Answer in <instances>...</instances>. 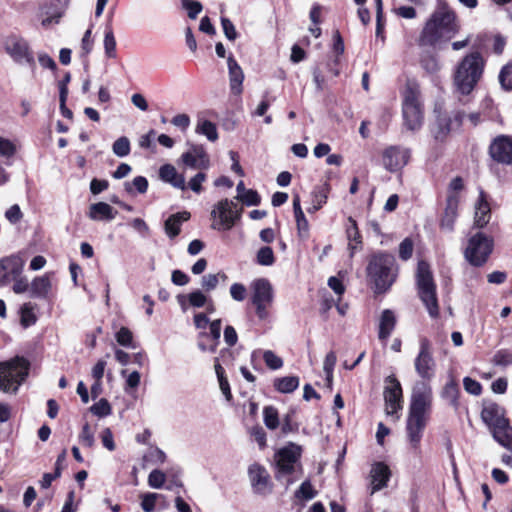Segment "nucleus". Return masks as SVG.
<instances>
[{
	"mask_svg": "<svg viewBox=\"0 0 512 512\" xmlns=\"http://www.w3.org/2000/svg\"><path fill=\"white\" fill-rule=\"evenodd\" d=\"M432 404L431 387L424 381L417 382L412 390L406 421V436L410 450L420 453V443L427 425Z\"/></svg>",
	"mask_w": 512,
	"mask_h": 512,
	"instance_id": "nucleus-1",
	"label": "nucleus"
},
{
	"mask_svg": "<svg viewBox=\"0 0 512 512\" xmlns=\"http://www.w3.org/2000/svg\"><path fill=\"white\" fill-rule=\"evenodd\" d=\"M459 28L455 13L446 3H440L426 21L419 35V45L434 46L441 40H450Z\"/></svg>",
	"mask_w": 512,
	"mask_h": 512,
	"instance_id": "nucleus-2",
	"label": "nucleus"
},
{
	"mask_svg": "<svg viewBox=\"0 0 512 512\" xmlns=\"http://www.w3.org/2000/svg\"><path fill=\"white\" fill-rule=\"evenodd\" d=\"M485 60L480 52L473 51L465 55L456 65L453 73V83L462 95L470 94L481 79Z\"/></svg>",
	"mask_w": 512,
	"mask_h": 512,
	"instance_id": "nucleus-3",
	"label": "nucleus"
},
{
	"mask_svg": "<svg viewBox=\"0 0 512 512\" xmlns=\"http://www.w3.org/2000/svg\"><path fill=\"white\" fill-rule=\"evenodd\" d=\"M397 266L394 256L381 253L373 256L367 266V276L378 293L385 292L395 281Z\"/></svg>",
	"mask_w": 512,
	"mask_h": 512,
	"instance_id": "nucleus-4",
	"label": "nucleus"
},
{
	"mask_svg": "<svg viewBox=\"0 0 512 512\" xmlns=\"http://www.w3.org/2000/svg\"><path fill=\"white\" fill-rule=\"evenodd\" d=\"M418 296L426 307L429 315L436 318L439 315V305L436 294V284L430 266L425 261H419L416 273Z\"/></svg>",
	"mask_w": 512,
	"mask_h": 512,
	"instance_id": "nucleus-5",
	"label": "nucleus"
},
{
	"mask_svg": "<svg viewBox=\"0 0 512 512\" xmlns=\"http://www.w3.org/2000/svg\"><path fill=\"white\" fill-rule=\"evenodd\" d=\"M29 363L20 357L0 363V390L16 393L28 375Z\"/></svg>",
	"mask_w": 512,
	"mask_h": 512,
	"instance_id": "nucleus-6",
	"label": "nucleus"
},
{
	"mask_svg": "<svg viewBox=\"0 0 512 512\" xmlns=\"http://www.w3.org/2000/svg\"><path fill=\"white\" fill-rule=\"evenodd\" d=\"M242 208L233 200L222 199L217 202L212 211L211 218L213 220L211 227L218 231H228L240 220Z\"/></svg>",
	"mask_w": 512,
	"mask_h": 512,
	"instance_id": "nucleus-7",
	"label": "nucleus"
},
{
	"mask_svg": "<svg viewBox=\"0 0 512 512\" xmlns=\"http://www.w3.org/2000/svg\"><path fill=\"white\" fill-rule=\"evenodd\" d=\"M402 113L404 125L408 130L420 129L423 123V110L420 93L416 87L407 86L403 96Z\"/></svg>",
	"mask_w": 512,
	"mask_h": 512,
	"instance_id": "nucleus-8",
	"label": "nucleus"
},
{
	"mask_svg": "<svg viewBox=\"0 0 512 512\" xmlns=\"http://www.w3.org/2000/svg\"><path fill=\"white\" fill-rule=\"evenodd\" d=\"M493 250V239L483 233H477L469 239L465 249V258L474 266L483 265Z\"/></svg>",
	"mask_w": 512,
	"mask_h": 512,
	"instance_id": "nucleus-9",
	"label": "nucleus"
},
{
	"mask_svg": "<svg viewBox=\"0 0 512 512\" xmlns=\"http://www.w3.org/2000/svg\"><path fill=\"white\" fill-rule=\"evenodd\" d=\"M251 289L252 303L255 306L256 315L260 319H265L268 316V308L273 303V288L271 283L265 278H259L252 282Z\"/></svg>",
	"mask_w": 512,
	"mask_h": 512,
	"instance_id": "nucleus-10",
	"label": "nucleus"
},
{
	"mask_svg": "<svg viewBox=\"0 0 512 512\" xmlns=\"http://www.w3.org/2000/svg\"><path fill=\"white\" fill-rule=\"evenodd\" d=\"M3 46L5 52L14 62L18 64L26 63L28 65L35 64L29 43L23 37L16 34L8 35L4 39Z\"/></svg>",
	"mask_w": 512,
	"mask_h": 512,
	"instance_id": "nucleus-11",
	"label": "nucleus"
},
{
	"mask_svg": "<svg viewBox=\"0 0 512 512\" xmlns=\"http://www.w3.org/2000/svg\"><path fill=\"white\" fill-rule=\"evenodd\" d=\"M299 457L300 451L295 445H290L279 450L275 456L277 466L276 479L281 480L285 476L292 474L295 471Z\"/></svg>",
	"mask_w": 512,
	"mask_h": 512,
	"instance_id": "nucleus-12",
	"label": "nucleus"
},
{
	"mask_svg": "<svg viewBox=\"0 0 512 512\" xmlns=\"http://www.w3.org/2000/svg\"><path fill=\"white\" fill-rule=\"evenodd\" d=\"M25 265L24 259L17 254L0 260V287L7 286L13 279L19 277Z\"/></svg>",
	"mask_w": 512,
	"mask_h": 512,
	"instance_id": "nucleus-13",
	"label": "nucleus"
},
{
	"mask_svg": "<svg viewBox=\"0 0 512 512\" xmlns=\"http://www.w3.org/2000/svg\"><path fill=\"white\" fill-rule=\"evenodd\" d=\"M410 159V150L402 146H389L382 153V161L386 170L396 172L402 169Z\"/></svg>",
	"mask_w": 512,
	"mask_h": 512,
	"instance_id": "nucleus-14",
	"label": "nucleus"
},
{
	"mask_svg": "<svg viewBox=\"0 0 512 512\" xmlns=\"http://www.w3.org/2000/svg\"><path fill=\"white\" fill-rule=\"evenodd\" d=\"M384 400L386 412L388 415H394L398 410L402 409V388L400 382L389 376L386 379V386L384 389Z\"/></svg>",
	"mask_w": 512,
	"mask_h": 512,
	"instance_id": "nucleus-15",
	"label": "nucleus"
},
{
	"mask_svg": "<svg viewBox=\"0 0 512 512\" xmlns=\"http://www.w3.org/2000/svg\"><path fill=\"white\" fill-rule=\"evenodd\" d=\"M415 370L420 378L429 381L435 374V362L426 340L421 342L420 351L415 359Z\"/></svg>",
	"mask_w": 512,
	"mask_h": 512,
	"instance_id": "nucleus-16",
	"label": "nucleus"
},
{
	"mask_svg": "<svg viewBox=\"0 0 512 512\" xmlns=\"http://www.w3.org/2000/svg\"><path fill=\"white\" fill-rule=\"evenodd\" d=\"M489 152L498 163L512 164V140L507 136L497 137L490 145Z\"/></svg>",
	"mask_w": 512,
	"mask_h": 512,
	"instance_id": "nucleus-17",
	"label": "nucleus"
},
{
	"mask_svg": "<svg viewBox=\"0 0 512 512\" xmlns=\"http://www.w3.org/2000/svg\"><path fill=\"white\" fill-rule=\"evenodd\" d=\"M481 418L491 431L508 422L504 417V409L496 403H487L482 409Z\"/></svg>",
	"mask_w": 512,
	"mask_h": 512,
	"instance_id": "nucleus-18",
	"label": "nucleus"
},
{
	"mask_svg": "<svg viewBox=\"0 0 512 512\" xmlns=\"http://www.w3.org/2000/svg\"><path fill=\"white\" fill-rule=\"evenodd\" d=\"M391 471L383 462H377L372 465L370 471L371 477V493H375L387 486L390 479Z\"/></svg>",
	"mask_w": 512,
	"mask_h": 512,
	"instance_id": "nucleus-19",
	"label": "nucleus"
},
{
	"mask_svg": "<svg viewBox=\"0 0 512 512\" xmlns=\"http://www.w3.org/2000/svg\"><path fill=\"white\" fill-rule=\"evenodd\" d=\"M460 198L458 194H448L446 199V207L444 211V215L441 219L440 226L442 229L447 231H452L454 227V223L458 216V206H459Z\"/></svg>",
	"mask_w": 512,
	"mask_h": 512,
	"instance_id": "nucleus-20",
	"label": "nucleus"
},
{
	"mask_svg": "<svg viewBox=\"0 0 512 512\" xmlns=\"http://www.w3.org/2000/svg\"><path fill=\"white\" fill-rule=\"evenodd\" d=\"M183 163L191 168L206 169L209 159L201 146H193L189 151L182 154Z\"/></svg>",
	"mask_w": 512,
	"mask_h": 512,
	"instance_id": "nucleus-21",
	"label": "nucleus"
},
{
	"mask_svg": "<svg viewBox=\"0 0 512 512\" xmlns=\"http://www.w3.org/2000/svg\"><path fill=\"white\" fill-rule=\"evenodd\" d=\"M491 218L490 204L487 201L485 192L480 189L479 197L475 203V216L474 223L477 227L483 228L486 226Z\"/></svg>",
	"mask_w": 512,
	"mask_h": 512,
	"instance_id": "nucleus-22",
	"label": "nucleus"
},
{
	"mask_svg": "<svg viewBox=\"0 0 512 512\" xmlns=\"http://www.w3.org/2000/svg\"><path fill=\"white\" fill-rule=\"evenodd\" d=\"M229 71V83L231 92L235 95H240L243 91L242 84L244 81V73L237 61L229 56L227 59Z\"/></svg>",
	"mask_w": 512,
	"mask_h": 512,
	"instance_id": "nucleus-23",
	"label": "nucleus"
},
{
	"mask_svg": "<svg viewBox=\"0 0 512 512\" xmlns=\"http://www.w3.org/2000/svg\"><path fill=\"white\" fill-rule=\"evenodd\" d=\"M250 482L257 493H265L268 487L269 474L258 464H253L248 470Z\"/></svg>",
	"mask_w": 512,
	"mask_h": 512,
	"instance_id": "nucleus-24",
	"label": "nucleus"
},
{
	"mask_svg": "<svg viewBox=\"0 0 512 512\" xmlns=\"http://www.w3.org/2000/svg\"><path fill=\"white\" fill-rule=\"evenodd\" d=\"M51 276L52 273H46L33 279L30 284L31 297L42 299H47L49 297L52 289Z\"/></svg>",
	"mask_w": 512,
	"mask_h": 512,
	"instance_id": "nucleus-25",
	"label": "nucleus"
},
{
	"mask_svg": "<svg viewBox=\"0 0 512 512\" xmlns=\"http://www.w3.org/2000/svg\"><path fill=\"white\" fill-rule=\"evenodd\" d=\"M159 177L162 181L169 183L175 188L185 190L187 188L185 177L177 172L171 164H165L159 169Z\"/></svg>",
	"mask_w": 512,
	"mask_h": 512,
	"instance_id": "nucleus-26",
	"label": "nucleus"
},
{
	"mask_svg": "<svg viewBox=\"0 0 512 512\" xmlns=\"http://www.w3.org/2000/svg\"><path fill=\"white\" fill-rule=\"evenodd\" d=\"M191 214L188 211H182L170 215L164 223V230L171 239L178 236L181 232V225L190 219Z\"/></svg>",
	"mask_w": 512,
	"mask_h": 512,
	"instance_id": "nucleus-27",
	"label": "nucleus"
},
{
	"mask_svg": "<svg viewBox=\"0 0 512 512\" xmlns=\"http://www.w3.org/2000/svg\"><path fill=\"white\" fill-rule=\"evenodd\" d=\"M463 117H464V114H462V113H457L454 116V119H452L451 117H448L446 115L439 116L437 119L436 126L432 130L435 139L443 140L447 136V134L451 131L452 123L455 122L456 125L459 126Z\"/></svg>",
	"mask_w": 512,
	"mask_h": 512,
	"instance_id": "nucleus-28",
	"label": "nucleus"
},
{
	"mask_svg": "<svg viewBox=\"0 0 512 512\" xmlns=\"http://www.w3.org/2000/svg\"><path fill=\"white\" fill-rule=\"evenodd\" d=\"M117 211L106 202H98L90 205L88 217L94 221H111L116 217Z\"/></svg>",
	"mask_w": 512,
	"mask_h": 512,
	"instance_id": "nucleus-29",
	"label": "nucleus"
},
{
	"mask_svg": "<svg viewBox=\"0 0 512 512\" xmlns=\"http://www.w3.org/2000/svg\"><path fill=\"white\" fill-rule=\"evenodd\" d=\"M293 211L296 220L298 235L301 238H307L309 235V223L301 208L299 195H295L293 197Z\"/></svg>",
	"mask_w": 512,
	"mask_h": 512,
	"instance_id": "nucleus-30",
	"label": "nucleus"
},
{
	"mask_svg": "<svg viewBox=\"0 0 512 512\" xmlns=\"http://www.w3.org/2000/svg\"><path fill=\"white\" fill-rule=\"evenodd\" d=\"M396 317L394 313L386 309L382 312L379 322L378 337L380 340H386L395 328Z\"/></svg>",
	"mask_w": 512,
	"mask_h": 512,
	"instance_id": "nucleus-31",
	"label": "nucleus"
},
{
	"mask_svg": "<svg viewBox=\"0 0 512 512\" xmlns=\"http://www.w3.org/2000/svg\"><path fill=\"white\" fill-rule=\"evenodd\" d=\"M273 385L274 388L280 393H292L299 386V378L297 376L276 378Z\"/></svg>",
	"mask_w": 512,
	"mask_h": 512,
	"instance_id": "nucleus-32",
	"label": "nucleus"
},
{
	"mask_svg": "<svg viewBox=\"0 0 512 512\" xmlns=\"http://www.w3.org/2000/svg\"><path fill=\"white\" fill-rule=\"evenodd\" d=\"M492 434L500 445L507 449H512V427L508 422L501 425V428L493 430Z\"/></svg>",
	"mask_w": 512,
	"mask_h": 512,
	"instance_id": "nucleus-33",
	"label": "nucleus"
},
{
	"mask_svg": "<svg viewBox=\"0 0 512 512\" xmlns=\"http://www.w3.org/2000/svg\"><path fill=\"white\" fill-rule=\"evenodd\" d=\"M228 276L226 273L220 271L215 274H206L201 278L202 288L209 292L214 290L220 283H226Z\"/></svg>",
	"mask_w": 512,
	"mask_h": 512,
	"instance_id": "nucleus-34",
	"label": "nucleus"
},
{
	"mask_svg": "<svg viewBox=\"0 0 512 512\" xmlns=\"http://www.w3.org/2000/svg\"><path fill=\"white\" fill-rule=\"evenodd\" d=\"M196 133L205 135L209 141H216L218 139V132L216 125L209 121H199L195 129Z\"/></svg>",
	"mask_w": 512,
	"mask_h": 512,
	"instance_id": "nucleus-35",
	"label": "nucleus"
},
{
	"mask_svg": "<svg viewBox=\"0 0 512 512\" xmlns=\"http://www.w3.org/2000/svg\"><path fill=\"white\" fill-rule=\"evenodd\" d=\"M337 362V357L335 352L331 351L327 353L323 362V370L326 375L327 386L331 388L332 380H333V370Z\"/></svg>",
	"mask_w": 512,
	"mask_h": 512,
	"instance_id": "nucleus-36",
	"label": "nucleus"
},
{
	"mask_svg": "<svg viewBox=\"0 0 512 512\" xmlns=\"http://www.w3.org/2000/svg\"><path fill=\"white\" fill-rule=\"evenodd\" d=\"M263 419L266 427L270 430H275L279 426L278 411L273 406H266L263 409Z\"/></svg>",
	"mask_w": 512,
	"mask_h": 512,
	"instance_id": "nucleus-37",
	"label": "nucleus"
},
{
	"mask_svg": "<svg viewBox=\"0 0 512 512\" xmlns=\"http://www.w3.org/2000/svg\"><path fill=\"white\" fill-rule=\"evenodd\" d=\"M317 491L313 488L310 481H304L295 492V498L301 501H309L315 498Z\"/></svg>",
	"mask_w": 512,
	"mask_h": 512,
	"instance_id": "nucleus-38",
	"label": "nucleus"
},
{
	"mask_svg": "<svg viewBox=\"0 0 512 512\" xmlns=\"http://www.w3.org/2000/svg\"><path fill=\"white\" fill-rule=\"evenodd\" d=\"M20 316L21 325L25 328L34 325L37 321V317L30 303H25L21 307Z\"/></svg>",
	"mask_w": 512,
	"mask_h": 512,
	"instance_id": "nucleus-39",
	"label": "nucleus"
},
{
	"mask_svg": "<svg viewBox=\"0 0 512 512\" xmlns=\"http://www.w3.org/2000/svg\"><path fill=\"white\" fill-rule=\"evenodd\" d=\"M124 187L129 194L133 193V189L140 194H144L148 189V180L143 176H137L132 182H125Z\"/></svg>",
	"mask_w": 512,
	"mask_h": 512,
	"instance_id": "nucleus-40",
	"label": "nucleus"
},
{
	"mask_svg": "<svg viewBox=\"0 0 512 512\" xmlns=\"http://www.w3.org/2000/svg\"><path fill=\"white\" fill-rule=\"evenodd\" d=\"M104 50L109 58L116 57V40L111 27H107L104 35Z\"/></svg>",
	"mask_w": 512,
	"mask_h": 512,
	"instance_id": "nucleus-41",
	"label": "nucleus"
},
{
	"mask_svg": "<svg viewBox=\"0 0 512 512\" xmlns=\"http://www.w3.org/2000/svg\"><path fill=\"white\" fill-rule=\"evenodd\" d=\"M256 259L257 263L262 266H271L275 262L273 250L268 246H264L258 250Z\"/></svg>",
	"mask_w": 512,
	"mask_h": 512,
	"instance_id": "nucleus-42",
	"label": "nucleus"
},
{
	"mask_svg": "<svg viewBox=\"0 0 512 512\" xmlns=\"http://www.w3.org/2000/svg\"><path fill=\"white\" fill-rule=\"evenodd\" d=\"M113 153L118 157H125L130 153V141L126 136L118 138L112 146Z\"/></svg>",
	"mask_w": 512,
	"mask_h": 512,
	"instance_id": "nucleus-43",
	"label": "nucleus"
},
{
	"mask_svg": "<svg viewBox=\"0 0 512 512\" xmlns=\"http://www.w3.org/2000/svg\"><path fill=\"white\" fill-rule=\"evenodd\" d=\"M349 222L351 225L347 228V237L350 241L349 248L351 251H354V249H356V245L361 243V236L358 231L356 222L352 218H349ZM351 254H353V252H351Z\"/></svg>",
	"mask_w": 512,
	"mask_h": 512,
	"instance_id": "nucleus-44",
	"label": "nucleus"
},
{
	"mask_svg": "<svg viewBox=\"0 0 512 512\" xmlns=\"http://www.w3.org/2000/svg\"><path fill=\"white\" fill-rule=\"evenodd\" d=\"M158 493H144L141 497V508L145 512H153L155 510L156 501L160 498Z\"/></svg>",
	"mask_w": 512,
	"mask_h": 512,
	"instance_id": "nucleus-45",
	"label": "nucleus"
},
{
	"mask_svg": "<svg viewBox=\"0 0 512 512\" xmlns=\"http://www.w3.org/2000/svg\"><path fill=\"white\" fill-rule=\"evenodd\" d=\"M166 481V474L158 469H154L148 476V485L154 489H160L163 487Z\"/></svg>",
	"mask_w": 512,
	"mask_h": 512,
	"instance_id": "nucleus-46",
	"label": "nucleus"
},
{
	"mask_svg": "<svg viewBox=\"0 0 512 512\" xmlns=\"http://www.w3.org/2000/svg\"><path fill=\"white\" fill-rule=\"evenodd\" d=\"M111 410V406L105 398L100 399L90 407L91 413L99 417L108 416L111 414Z\"/></svg>",
	"mask_w": 512,
	"mask_h": 512,
	"instance_id": "nucleus-47",
	"label": "nucleus"
},
{
	"mask_svg": "<svg viewBox=\"0 0 512 512\" xmlns=\"http://www.w3.org/2000/svg\"><path fill=\"white\" fill-rule=\"evenodd\" d=\"M263 360L266 366L272 370L280 369L283 366V360L271 350L263 352Z\"/></svg>",
	"mask_w": 512,
	"mask_h": 512,
	"instance_id": "nucleus-48",
	"label": "nucleus"
},
{
	"mask_svg": "<svg viewBox=\"0 0 512 512\" xmlns=\"http://www.w3.org/2000/svg\"><path fill=\"white\" fill-rule=\"evenodd\" d=\"M236 199L242 201L247 206L258 205L261 201L257 191L252 189H248L242 194L237 195Z\"/></svg>",
	"mask_w": 512,
	"mask_h": 512,
	"instance_id": "nucleus-49",
	"label": "nucleus"
},
{
	"mask_svg": "<svg viewBox=\"0 0 512 512\" xmlns=\"http://www.w3.org/2000/svg\"><path fill=\"white\" fill-rule=\"evenodd\" d=\"M492 362L496 366L505 367L512 365V352L508 350H499L494 354Z\"/></svg>",
	"mask_w": 512,
	"mask_h": 512,
	"instance_id": "nucleus-50",
	"label": "nucleus"
},
{
	"mask_svg": "<svg viewBox=\"0 0 512 512\" xmlns=\"http://www.w3.org/2000/svg\"><path fill=\"white\" fill-rule=\"evenodd\" d=\"M222 322L220 319H216L209 324L210 335L214 340V344L210 346V351L215 352L221 336Z\"/></svg>",
	"mask_w": 512,
	"mask_h": 512,
	"instance_id": "nucleus-51",
	"label": "nucleus"
},
{
	"mask_svg": "<svg viewBox=\"0 0 512 512\" xmlns=\"http://www.w3.org/2000/svg\"><path fill=\"white\" fill-rule=\"evenodd\" d=\"M499 81L506 90L512 89V64L504 66L499 74Z\"/></svg>",
	"mask_w": 512,
	"mask_h": 512,
	"instance_id": "nucleus-52",
	"label": "nucleus"
},
{
	"mask_svg": "<svg viewBox=\"0 0 512 512\" xmlns=\"http://www.w3.org/2000/svg\"><path fill=\"white\" fill-rule=\"evenodd\" d=\"M189 304L195 308L203 307L207 302V297L201 290H195L187 296Z\"/></svg>",
	"mask_w": 512,
	"mask_h": 512,
	"instance_id": "nucleus-53",
	"label": "nucleus"
},
{
	"mask_svg": "<svg viewBox=\"0 0 512 512\" xmlns=\"http://www.w3.org/2000/svg\"><path fill=\"white\" fill-rule=\"evenodd\" d=\"M413 241L410 238H405L399 245V257L406 261L411 258L413 254Z\"/></svg>",
	"mask_w": 512,
	"mask_h": 512,
	"instance_id": "nucleus-54",
	"label": "nucleus"
},
{
	"mask_svg": "<svg viewBox=\"0 0 512 512\" xmlns=\"http://www.w3.org/2000/svg\"><path fill=\"white\" fill-rule=\"evenodd\" d=\"M421 65L429 74H435L441 68L438 59L434 56H428L424 58L421 62Z\"/></svg>",
	"mask_w": 512,
	"mask_h": 512,
	"instance_id": "nucleus-55",
	"label": "nucleus"
},
{
	"mask_svg": "<svg viewBox=\"0 0 512 512\" xmlns=\"http://www.w3.org/2000/svg\"><path fill=\"white\" fill-rule=\"evenodd\" d=\"M247 289L241 283H234L230 287V295L231 297L238 302L243 301L246 298Z\"/></svg>",
	"mask_w": 512,
	"mask_h": 512,
	"instance_id": "nucleus-56",
	"label": "nucleus"
},
{
	"mask_svg": "<svg viewBox=\"0 0 512 512\" xmlns=\"http://www.w3.org/2000/svg\"><path fill=\"white\" fill-rule=\"evenodd\" d=\"M458 387L454 381L448 382L443 390V396L450 400L451 404L455 405L457 401Z\"/></svg>",
	"mask_w": 512,
	"mask_h": 512,
	"instance_id": "nucleus-57",
	"label": "nucleus"
},
{
	"mask_svg": "<svg viewBox=\"0 0 512 512\" xmlns=\"http://www.w3.org/2000/svg\"><path fill=\"white\" fill-rule=\"evenodd\" d=\"M182 4L191 19H195L202 10V5L198 1L182 0Z\"/></svg>",
	"mask_w": 512,
	"mask_h": 512,
	"instance_id": "nucleus-58",
	"label": "nucleus"
},
{
	"mask_svg": "<svg viewBox=\"0 0 512 512\" xmlns=\"http://www.w3.org/2000/svg\"><path fill=\"white\" fill-rule=\"evenodd\" d=\"M79 439L83 446L92 447L94 445V435L88 424H85L82 427Z\"/></svg>",
	"mask_w": 512,
	"mask_h": 512,
	"instance_id": "nucleus-59",
	"label": "nucleus"
},
{
	"mask_svg": "<svg viewBox=\"0 0 512 512\" xmlns=\"http://www.w3.org/2000/svg\"><path fill=\"white\" fill-rule=\"evenodd\" d=\"M171 123L181 131H186L190 126L191 120L187 114L182 113L175 115L172 118Z\"/></svg>",
	"mask_w": 512,
	"mask_h": 512,
	"instance_id": "nucleus-60",
	"label": "nucleus"
},
{
	"mask_svg": "<svg viewBox=\"0 0 512 512\" xmlns=\"http://www.w3.org/2000/svg\"><path fill=\"white\" fill-rule=\"evenodd\" d=\"M116 340L122 346H130L133 340L132 332L128 328L122 327L116 334Z\"/></svg>",
	"mask_w": 512,
	"mask_h": 512,
	"instance_id": "nucleus-61",
	"label": "nucleus"
},
{
	"mask_svg": "<svg viewBox=\"0 0 512 512\" xmlns=\"http://www.w3.org/2000/svg\"><path fill=\"white\" fill-rule=\"evenodd\" d=\"M206 180V174L199 172L193 178L190 179L188 186L189 188L199 194L202 191V183Z\"/></svg>",
	"mask_w": 512,
	"mask_h": 512,
	"instance_id": "nucleus-62",
	"label": "nucleus"
},
{
	"mask_svg": "<svg viewBox=\"0 0 512 512\" xmlns=\"http://www.w3.org/2000/svg\"><path fill=\"white\" fill-rule=\"evenodd\" d=\"M463 385L465 390L472 395H479L482 391L480 383L470 377L464 378Z\"/></svg>",
	"mask_w": 512,
	"mask_h": 512,
	"instance_id": "nucleus-63",
	"label": "nucleus"
},
{
	"mask_svg": "<svg viewBox=\"0 0 512 512\" xmlns=\"http://www.w3.org/2000/svg\"><path fill=\"white\" fill-rule=\"evenodd\" d=\"M221 24L227 39L235 40L237 38V32L233 23L228 18L222 17Z\"/></svg>",
	"mask_w": 512,
	"mask_h": 512,
	"instance_id": "nucleus-64",
	"label": "nucleus"
}]
</instances>
